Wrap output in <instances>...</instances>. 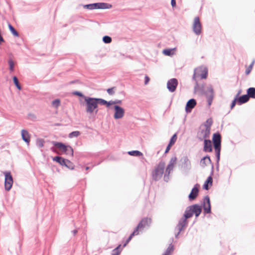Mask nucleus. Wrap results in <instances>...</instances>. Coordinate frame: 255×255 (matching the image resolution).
<instances>
[{
  "label": "nucleus",
  "mask_w": 255,
  "mask_h": 255,
  "mask_svg": "<svg viewBox=\"0 0 255 255\" xmlns=\"http://www.w3.org/2000/svg\"><path fill=\"white\" fill-rule=\"evenodd\" d=\"M176 161H177V157L175 156L172 157L171 158L168 164L167 165V166L166 168V169H165L166 172H168V173H170V171L173 169L174 165L176 163Z\"/></svg>",
  "instance_id": "obj_22"
},
{
  "label": "nucleus",
  "mask_w": 255,
  "mask_h": 255,
  "mask_svg": "<svg viewBox=\"0 0 255 255\" xmlns=\"http://www.w3.org/2000/svg\"><path fill=\"white\" fill-rule=\"evenodd\" d=\"M128 154L130 156L140 157L143 156V153L139 150H131L128 152Z\"/></svg>",
  "instance_id": "obj_29"
},
{
  "label": "nucleus",
  "mask_w": 255,
  "mask_h": 255,
  "mask_svg": "<svg viewBox=\"0 0 255 255\" xmlns=\"http://www.w3.org/2000/svg\"><path fill=\"white\" fill-rule=\"evenodd\" d=\"M151 219L148 218H144L141 219V220L139 222V223L141 224V227L143 229L146 226L149 227L150 224H151Z\"/></svg>",
  "instance_id": "obj_25"
},
{
  "label": "nucleus",
  "mask_w": 255,
  "mask_h": 255,
  "mask_svg": "<svg viewBox=\"0 0 255 255\" xmlns=\"http://www.w3.org/2000/svg\"><path fill=\"white\" fill-rule=\"evenodd\" d=\"M176 48L166 49L163 50L162 53L166 56H171L175 54Z\"/></svg>",
  "instance_id": "obj_27"
},
{
  "label": "nucleus",
  "mask_w": 255,
  "mask_h": 255,
  "mask_svg": "<svg viewBox=\"0 0 255 255\" xmlns=\"http://www.w3.org/2000/svg\"><path fill=\"white\" fill-rule=\"evenodd\" d=\"M178 84V82L176 78L170 79L167 81V88L170 92L173 93L176 91Z\"/></svg>",
  "instance_id": "obj_12"
},
{
  "label": "nucleus",
  "mask_w": 255,
  "mask_h": 255,
  "mask_svg": "<svg viewBox=\"0 0 255 255\" xmlns=\"http://www.w3.org/2000/svg\"><path fill=\"white\" fill-rule=\"evenodd\" d=\"M141 224L138 223L137 226L134 228L133 231L131 233L132 236L137 235L139 233V230L142 229V228L141 227Z\"/></svg>",
  "instance_id": "obj_32"
},
{
  "label": "nucleus",
  "mask_w": 255,
  "mask_h": 255,
  "mask_svg": "<svg viewBox=\"0 0 255 255\" xmlns=\"http://www.w3.org/2000/svg\"><path fill=\"white\" fill-rule=\"evenodd\" d=\"M237 104V102L235 98H234L233 100L232 101L230 105V109L232 110Z\"/></svg>",
  "instance_id": "obj_45"
},
{
  "label": "nucleus",
  "mask_w": 255,
  "mask_h": 255,
  "mask_svg": "<svg viewBox=\"0 0 255 255\" xmlns=\"http://www.w3.org/2000/svg\"><path fill=\"white\" fill-rule=\"evenodd\" d=\"M177 139L176 133H174L170 138L168 144H167L165 150L164 151V154L167 153L170 150L171 146L175 143Z\"/></svg>",
  "instance_id": "obj_19"
},
{
  "label": "nucleus",
  "mask_w": 255,
  "mask_h": 255,
  "mask_svg": "<svg viewBox=\"0 0 255 255\" xmlns=\"http://www.w3.org/2000/svg\"><path fill=\"white\" fill-rule=\"evenodd\" d=\"M216 156H220L221 146L214 147Z\"/></svg>",
  "instance_id": "obj_42"
},
{
  "label": "nucleus",
  "mask_w": 255,
  "mask_h": 255,
  "mask_svg": "<svg viewBox=\"0 0 255 255\" xmlns=\"http://www.w3.org/2000/svg\"><path fill=\"white\" fill-rule=\"evenodd\" d=\"M192 28L194 32L196 34L199 35L201 34L202 31V26L199 17H196L194 18Z\"/></svg>",
  "instance_id": "obj_11"
},
{
  "label": "nucleus",
  "mask_w": 255,
  "mask_h": 255,
  "mask_svg": "<svg viewBox=\"0 0 255 255\" xmlns=\"http://www.w3.org/2000/svg\"><path fill=\"white\" fill-rule=\"evenodd\" d=\"M52 143L53 146L61 150L66 154H70L72 156H73L74 150L73 148L70 145L66 144L62 142H58L56 141H52Z\"/></svg>",
  "instance_id": "obj_5"
},
{
  "label": "nucleus",
  "mask_w": 255,
  "mask_h": 255,
  "mask_svg": "<svg viewBox=\"0 0 255 255\" xmlns=\"http://www.w3.org/2000/svg\"><path fill=\"white\" fill-rule=\"evenodd\" d=\"M165 163L164 161H161L155 166L154 169L151 173L152 179L155 181L159 180L164 173Z\"/></svg>",
  "instance_id": "obj_4"
},
{
  "label": "nucleus",
  "mask_w": 255,
  "mask_h": 255,
  "mask_svg": "<svg viewBox=\"0 0 255 255\" xmlns=\"http://www.w3.org/2000/svg\"><path fill=\"white\" fill-rule=\"evenodd\" d=\"M197 105L196 100L192 98L189 99L186 103L185 105V112L186 113H190L191 112L193 109Z\"/></svg>",
  "instance_id": "obj_15"
},
{
  "label": "nucleus",
  "mask_w": 255,
  "mask_h": 255,
  "mask_svg": "<svg viewBox=\"0 0 255 255\" xmlns=\"http://www.w3.org/2000/svg\"><path fill=\"white\" fill-rule=\"evenodd\" d=\"M211 165V170L210 175H211V176H213L214 174V163L212 162V163H210Z\"/></svg>",
  "instance_id": "obj_52"
},
{
  "label": "nucleus",
  "mask_w": 255,
  "mask_h": 255,
  "mask_svg": "<svg viewBox=\"0 0 255 255\" xmlns=\"http://www.w3.org/2000/svg\"><path fill=\"white\" fill-rule=\"evenodd\" d=\"M73 95L74 96H77L79 97L82 98L84 100H85L86 98H87L88 96H85L82 92L78 91H75L72 93Z\"/></svg>",
  "instance_id": "obj_34"
},
{
  "label": "nucleus",
  "mask_w": 255,
  "mask_h": 255,
  "mask_svg": "<svg viewBox=\"0 0 255 255\" xmlns=\"http://www.w3.org/2000/svg\"><path fill=\"white\" fill-rule=\"evenodd\" d=\"M213 124V121L211 118L208 119L206 120L205 123H204L203 124H202V127H204V128H207V127L210 125V127H211L212 125Z\"/></svg>",
  "instance_id": "obj_37"
},
{
  "label": "nucleus",
  "mask_w": 255,
  "mask_h": 255,
  "mask_svg": "<svg viewBox=\"0 0 255 255\" xmlns=\"http://www.w3.org/2000/svg\"><path fill=\"white\" fill-rule=\"evenodd\" d=\"M254 65H249V66H247V65H246V69L245 71L246 75H248L250 74V73L251 72V71L253 68Z\"/></svg>",
  "instance_id": "obj_40"
},
{
  "label": "nucleus",
  "mask_w": 255,
  "mask_h": 255,
  "mask_svg": "<svg viewBox=\"0 0 255 255\" xmlns=\"http://www.w3.org/2000/svg\"><path fill=\"white\" fill-rule=\"evenodd\" d=\"M198 72H201V73H198V75L200 76V78L201 79H205L207 78L208 76V68L205 67H203L201 66L198 68Z\"/></svg>",
  "instance_id": "obj_20"
},
{
  "label": "nucleus",
  "mask_w": 255,
  "mask_h": 255,
  "mask_svg": "<svg viewBox=\"0 0 255 255\" xmlns=\"http://www.w3.org/2000/svg\"><path fill=\"white\" fill-rule=\"evenodd\" d=\"M174 245L171 243L169 244L168 248L166 249L164 253L162 254V255H170L174 251Z\"/></svg>",
  "instance_id": "obj_28"
},
{
  "label": "nucleus",
  "mask_w": 255,
  "mask_h": 255,
  "mask_svg": "<svg viewBox=\"0 0 255 255\" xmlns=\"http://www.w3.org/2000/svg\"><path fill=\"white\" fill-rule=\"evenodd\" d=\"M198 70L197 68H195L194 69V73L193 75V77H192V79L194 81H195L196 82L197 81H196V75H198Z\"/></svg>",
  "instance_id": "obj_50"
},
{
  "label": "nucleus",
  "mask_w": 255,
  "mask_h": 255,
  "mask_svg": "<svg viewBox=\"0 0 255 255\" xmlns=\"http://www.w3.org/2000/svg\"><path fill=\"white\" fill-rule=\"evenodd\" d=\"M12 80L14 85L17 88V89L19 90H21L22 87L18 81L17 77L16 76H13Z\"/></svg>",
  "instance_id": "obj_31"
},
{
  "label": "nucleus",
  "mask_w": 255,
  "mask_h": 255,
  "mask_svg": "<svg viewBox=\"0 0 255 255\" xmlns=\"http://www.w3.org/2000/svg\"><path fill=\"white\" fill-rule=\"evenodd\" d=\"M60 105V100L59 99H56L52 101V105L56 108H57Z\"/></svg>",
  "instance_id": "obj_38"
},
{
  "label": "nucleus",
  "mask_w": 255,
  "mask_h": 255,
  "mask_svg": "<svg viewBox=\"0 0 255 255\" xmlns=\"http://www.w3.org/2000/svg\"><path fill=\"white\" fill-rule=\"evenodd\" d=\"M134 236H132V234H130V235H129V236L128 237V238L127 239L126 242L124 243V245H123V247H125L127 244H128L129 243V242L131 240V239L132 238V237H133Z\"/></svg>",
  "instance_id": "obj_49"
},
{
  "label": "nucleus",
  "mask_w": 255,
  "mask_h": 255,
  "mask_svg": "<svg viewBox=\"0 0 255 255\" xmlns=\"http://www.w3.org/2000/svg\"><path fill=\"white\" fill-rule=\"evenodd\" d=\"M200 187V185L198 183L194 185L188 196L189 201L192 202L197 198L199 195Z\"/></svg>",
  "instance_id": "obj_8"
},
{
  "label": "nucleus",
  "mask_w": 255,
  "mask_h": 255,
  "mask_svg": "<svg viewBox=\"0 0 255 255\" xmlns=\"http://www.w3.org/2000/svg\"><path fill=\"white\" fill-rule=\"evenodd\" d=\"M180 161L182 162V167L185 171L188 172L191 169V162L187 156L182 157Z\"/></svg>",
  "instance_id": "obj_13"
},
{
  "label": "nucleus",
  "mask_w": 255,
  "mask_h": 255,
  "mask_svg": "<svg viewBox=\"0 0 255 255\" xmlns=\"http://www.w3.org/2000/svg\"><path fill=\"white\" fill-rule=\"evenodd\" d=\"M84 101L86 106V112L90 114H92L95 112V115H97L98 110L95 98L88 96L87 98H85Z\"/></svg>",
  "instance_id": "obj_3"
},
{
  "label": "nucleus",
  "mask_w": 255,
  "mask_h": 255,
  "mask_svg": "<svg viewBox=\"0 0 255 255\" xmlns=\"http://www.w3.org/2000/svg\"><path fill=\"white\" fill-rule=\"evenodd\" d=\"M112 255H120V252H114V251H112Z\"/></svg>",
  "instance_id": "obj_57"
},
{
  "label": "nucleus",
  "mask_w": 255,
  "mask_h": 255,
  "mask_svg": "<svg viewBox=\"0 0 255 255\" xmlns=\"http://www.w3.org/2000/svg\"><path fill=\"white\" fill-rule=\"evenodd\" d=\"M210 125L207 127V128H202V125H201L197 132L196 137L199 141H202L210 137Z\"/></svg>",
  "instance_id": "obj_6"
},
{
  "label": "nucleus",
  "mask_w": 255,
  "mask_h": 255,
  "mask_svg": "<svg viewBox=\"0 0 255 255\" xmlns=\"http://www.w3.org/2000/svg\"><path fill=\"white\" fill-rule=\"evenodd\" d=\"M201 165L203 168H204L207 166V164L206 163V160L204 158H202L200 160Z\"/></svg>",
  "instance_id": "obj_48"
},
{
  "label": "nucleus",
  "mask_w": 255,
  "mask_h": 255,
  "mask_svg": "<svg viewBox=\"0 0 255 255\" xmlns=\"http://www.w3.org/2000/svg\"><path fill=\"white\" fill-rule=\"evenodd\" d=\"M202 209H203L204 216L212 213L211 201L208 195L204 197L201 205L198 204H194L188 206L186 208L183 215L188 219L192 217L194 215H195L196 218H198L202 213Z\"/></svg>",
  "instance_id": "obj_1"
},
{
  "label": "nucleus",
  "mask_w": 255,
  "mask_h": 255,
  "mask_svg": "<svg viewBox=\"0 0 255 255\" xmlns=\"http://www.w3.org/2000/svg\"><path fill=\"white\" fill-rule=\"evenodd\" d=\"M213 185V178L211 175H209L206 181H205L203 185V189L205 190H209L211 186Z\"/></svg>",
  "instance_id": "obj_21"
},
{
  "label": "nucleus",
  "mask_w": 255,
  "mask_h": 255,
  "mask_svg": "<svg viewBox=\"0 0 255 255\" xmlns=\"http://www.w3.org/2000/svg\"><path fill=\"white\" fill-rule=\"evenodd\" d=\"M27 118H28V119L33 121V122H35L37 120L36 116L32 113L28 114Z\"/></svg>",
  "instance_id": "obj_41"
},
{
  "label": "nucleus",
  "mask_w": 255,
  "mask_h": 255,
  "mask_svg": "<svg viewBox=\"0 0 255 255\" xmlns=\"http://www.w3.org/2000/svg\"><path fill=\"white\" fill-rule=\"evenodd\" d=\"M171 4L173 7H175L176 6V0H171Z\"/></svg>",
  "instance_id": "obj_58"
},
{
  "label": "nucleus",
  "mask_w": 255,
  "mask_h": 255,
  "mask_svg": "<svg viewBox=\"0 0 255 255\" xmlns=\"http://www.w3.org/2000/svg\"><path fill=\"white\" fill-rule=\"evenodd\" d=\"M115 88V87H112V88H108L107 90V93L110 95H113L115 94V91L114 90V89Z\"/></svg>",
  "instance_id": "obj_44"
},
{
  "label": "nucleus",
  "mask_w": 255,
  "mask_h": 255,
  "mask_svg": "<svg viewBox=\"0 0 255 255\" xmlns=\"http://www.w3.org/2000/svg\"><path fill=\"white\" fill-rule=\"evenodd\" d=\"M64 167L70 170H74L75 168V165L74 163L68 159H66L65 162V165H64Z\"/></svg>",
  "instance_id": "obj_30"
},
{
  "label": "nucleus",
  "mask_w": 255,
  "mask_h": 255,
  "mask_svg": "<svg viewBox=\"0 0 255 255\" xmlns=\"http://www.w3.org/2000/svg\"><path fill=\"white\" fill-rule=\"evenodd\" d=\"M105 103H106V104H105V106H106V107L108 108H109L111 105H114L113 101H112V100H111L109 101H106Z\"/></svg>",
  "instance_id": "obj_47"
},
{
  "label": "nucleus",
  "mask_w": 255,
  "mask_h": 255,
  "mask_svg": "<svg viewBox=\"0 0 255 255\" xmlns=\"http://www.w3.org/2000/svg\"><path fill=\"white\" fill-rule=\"evenodd\" d=\"M247 95L249 96V100L250 98L255 99V88L250 87L247 90Z\"/></svg>",
  "instance_id": "obj_26"
},
{
  "label": "nucleus",
  "mask_w": 255,
  "mask_h": 255,
  "mask_svg": "<svg viewBox=\"0 0 255 255\" xmlns=\"http://www.w3.org/2000/svg\"><path fill=\"white\" fill-rule=\"evenodd\" d=\"M8 26L9 30L12 33V34L14 36L18 37L19 35L18 33L16 31V30L14 29V28L9 23L8 24Z\"/></svg>",
  "instance_id": "obj_33"
},
{
  "label": "nucleus",
  "mask_w": 255,
  "mask_h": 255,
  "mask_svg": "<svg viewBox=\"0 0 255 255\" xmlns=\"http://www.w3.org/2000/svg\"><path fill=\"white\" fill-rule=\"evenodd\" d=\"M150 80V78L147 75H145L144 77V84L147 85Z\"/></svg>",
  "instance_id": "obj_53"
},
{
  "label": "nucleus",
  "mask_w": 255,
  "mask_h": 255,
  "mask_svg": "<svg viewBox=\"0 0 255 255\" xmlns=\"http://www.w3.org/2000/svg\"><path fill=\"white\" fill-rule=\"evenodd\" d=\"M216 168L217 171H219V163H216Z\"/></svg>",
  "instance_id": "obj_64"
},
{
  "label": "nucleus",
  "mask_w": 255,
  "mask_h": 255,
  "mask_svg": "<svg viewBox=\"0 0 255 255\" xmlns=\"http://www.w3.org/2000/svg\"><path fill=\"white\" fill-rule=\"evenodd\" d=\"M44 140L42 138H37L36 140V145L39 147H42L44 145Z\"/></svg>",
  "instance_id": "obj_39"
},
{
  "label": "nucleus",
  "mask_w": 255,
  "mask_h": 255,
  "mask_svg": "<svg viewBox=\"0 0 255 255\" xmlns=\"http://www.w3.org/2000/svg\"><path fill=\"white\" fill-rule=\"evenodd\" d=\"M237 102V105H242L244 104L247 103L249 100V96H247V94L243 95L240 96L236 95L234 97Z\"/></svg>",
  "instance_id": "obj_16"
},
{
  "label": "nucleus",
  "mask_w": 255,
  "mask_h": 255,
  "mask_svg": "<svg viewBox=\"0 0 255 255\" xmlns=\"http://www.w3.org/2000/svg\"><path fill=\"white\" fill-rule=\"evenodd\" d=\"M21 135L22 140L28 145L30 141V135L28 131L26 129H22L21 131Z\"/></svg>",
  "instance_id": "obj_18"
},
{
  "label": "nucleus",
  "mask_w": 255,
  "mask_h": 255,
  "mask_svg": "<svg viewBox=\"0 0 255 255\" xmlns=\"http://www.w3.org/2000/svg\"><path fill=\"white\" fill-rule=\"evenodd\" d=\"M79 81L78 80H75L71 81V82H70V84H75V83H77L79 82Z\"/></svg>",
  "instance_id": "obj_60"
},
{
  "label": "nucleus",
  "mask_w": 255,
  "mask_h": 255,
  "mask_svg": "<svg viewBox=\"0 0 255 255\" xmlns=\"http://www.w3.org/2000/svg\"><path fill=\"white\" fill-rule=\"evenodd\" d=\"M112 251H114V252H120V253L121 254L122 252L121 245H119L116 248H115Z\"/></svg>",
  "instance_id": "obj_51"
},
{
  "label": "nucleus",
  "mask_w": 255,
  "mask_h": 255,
  "mask_svg": "<svg viewBox=\"0 0 255 255\" xmlns=\"http://www.w3.org/2000/svg\"><path fill=\"white\" fill-rule=\"evenodd\" d=\"M169 173L165 172L164 175V180L165 182H168L169 179Z\"/></svg>",
  "instance_id": "obj_46"
},
{
  "label": "nucleus",
  "mask_w": 255,
  "mask_h": 255,
  "mask_svg": "<svg viewBox=\"0 0 255 255\" xmlns=\"http://www.w3.org/2000/svg\"><path fill=\"white\" fill-rule=\"evenodd\" d=\"M15 65H9V70L10 72L14 71Z\"/></svg>",
  "instance_id": "obj_55"
},
{
  "label": "nucleus",
  "mask_w": 255,
  "mask_h": 255,
  "mask_svg": "<svg viewBox=\"0 0 255 255\" xmlns=\"http://www.w3.org/2000/svg\"><path fill=\"white\" fill-rule=\"evenodd\" d=\"M4 174V188L7 191H9L12 186L13 183V177L10 171H6Z\"/></svg>",
  "instance_id": "obj_7"
},
{
  "label": "nucleus",
  "mask_w": 255,
  "mask_h": 255,
  "mask_svg": "<svg viewBox=\"0 0 255 255\" xmlns=\"http://www.w3.org/2000/svg\"><path fill=\"white\" fill-rule=\"evenodd\" d=\"M212 142L214 147L221 146L222 136L219 132L217 131L213 133Z\"/></svg>",
  "instance_id": "obj_14"
},
{
  "label": "nucleus",
  "mask_w": 255,
  "mask_h": 255,
  "mask_svg": "<svg viewBox=\"0 0 255 255\" xmlns=\"http://www.w3.org/2000/svg\"><path fill=\"white\" fill-rule=\"evenodd\" d=\"M181 232H179V231H178V232L175 234V237L176 239L179 238V235L180 234Z\"/></svg>",
  "instance_id": "obj_61"
},
{
  "label": "nucleus",
  "mask_w": 255,
  "mask_h": 255,
  "mask_svg": "<svg viewBox=\"0 0 255 255\" xmlns=\"http://www.w3.org/2000/svg\"><path fill=\"white\" fill-rule=\"evenodd\" d=\"M67 159L63 158L62 156L57 155L55 156L52 158V160L53 161H55L58 163H59L62 166H63L64 165H65V162Z\"/></svg>",
  "instance_id": "obj_23"
},
{
  "label": "nucleus",
  "mask_w": 255,
  "mask_h": 255,
  "mask_svg": "<svg viewBox=\"0 0 255 255\" xmlns=\"http://www.w3.org/2000/svg\"><path fill=\"white\" fill-rule=\"evenodd\" d=\"M14 62H15L12 59H10L8 60V64H14Z\"/></svg>",
  "instance_id": "obj_63"
},
{
  "label": "nucleus",
  "mask_w": 255,
  "mask_h": 255,
  "mask_svg": "<svg viewBox=\"0 0 255 255\" xmlns=\"http://www.w3.org/2000/svg\"><path fill=\"white\" fill-rule=\"evenodd\" d=\"M188 219L187 217L183 215V216L179 219L178 223L175 227V230L179 231V232H181L184 230L185 228L187 227L188 224Z\"/></svg>",
  "instance_id": "obj_9"
},
{
  "label": "nucleus",
  "mask_w": 255,
  "mask_h": 255,
  "mask_svg": "<svg viewBox=\"0 0 255 255\" xmlns=\"http://www.w3.org/2000/svg\"><path fill=\"white\" fill-rule=\"evenodd\" d=\"M204 141L203 151L206 152H211L213 151L212 141L210 139L206 138Z\"/></svg>",
  "instance_id": "obj_17"
},
{
  "label": "nucleus",
  "mask_w": 255,
  "mask_h": 255,
  "mask_svg": "<svg viewBox=\"0 0 255 255\" xmlns=\"http://www.w3.org/2000/svg\"><path fill=\"white\" fill-rule=\"evenodd\" d=\"M122 103V100H115V101H113V103L114 105H117V104H121Z\"/></svg>",
  "instance_id": "obj_54"
},
{
  "label": "nucleus",
  "mask_w": 255,
  "mask_h": 255,
  "mask_svg": "<svg viewBox=\"0 0 255 255\" xmlns=\"http://www.w3.org/2000/svg\"><path fill=\"white\" fill-rule=\"evenodd\" d=\"M220 160V156H216V163H219Z\"/></svg>",
  "instance_id": "obj_62"
},
{
  "label": "nucleus",
  "mask_w": 255,
  "mask_h": 255,
  "mask_svg": "<svg viewBox=\"0 0 255 255\" xmlns=\"http://www.w3.org/2000/svg\"><path fill=\"white\" fill-rule=\"evenodd\" d=\"M103 41L106 43H110L112 41V38L108 36H105L103 38Z\"/></svg>",
  "instance_id": "obj_43"
},
{
  "label": "nucleus",
  "mask_w": 255,
  "mask_h": 255,
  "mask_svg": "<svg viewBox=\"0 0 255 255\" xmlns=\"http://www.w3.org/2000/svg\"><path fill=\"white\" fill-rule=\"evenodd\" d=\"M203 158H204L205 160L207 159L208 160H210V163H212V160L210 158V156L209 155H206L204 156Z\"/></svg>",
  "instance_id": "obj_56"
},
{
  "label": "nucleus",
  "mask_w": 255,
  "mask_h": 255,
  "mask_svg": "<svg viewBox=\"0 0 255 255\" xmlns=\"http://www.w3.org/2000/svg\"><path fill=\"white\" fill-rule=\"evenodd\" d=\"M106 5H107V3H94L93 4H89V5H88L87 6L91 9L105 8L106 7Z\"/></svg>",
  "instance_id": "obj_24"
},
{
  "label": "nucleus",
  "mask_w": 255,
  "mask_h": 255,
  "mask_svg": "<svg viewBox=\"0 0 255 255\" xmlns=\"http://www.w3.org/2000/svg\"><path fill=\"white\" fill-rule=\"evenodd\" d=\"M95 101L96 102L97 105L98 106V105H104L106 104V101L105 100L100 98H95Z\"/></svg>",
  "instance_id": "obj_35"
},
{
  "label": "nucleus",
  "mask_w": 255,
  "mask_h": 255,
  "mask_svg": "<svg viewBox=\"0 0 255 255\" xmlns=\"http://www.w3.org/2000/svg\"><path fill=\"white\" fill-rule=\"evenodd\" d=\"M115 113L114 114V118L115 120L122 119L125 114V110L122 107L119 105H114L113 106Z\"/></svg>",
  "instance_id": "obj_10"
},
{
  "label": "nucleus",
  "mask_w": 255,
  "mask_h": 255,
  "mask_svg": "<svg viewBox=\"0 0 255 255\" xmlns=\"http://www.w3.org/2000/svg\"><path fill=\"white\" fill-rule=\"evenodd\" d=\"M194 91V93L197 92V91H199L201 95H205L207 99L208 106V107H210L212 103L213 100L215 95L214 89L212 85H209L207 87V90L205 91L204 89V85L203 84L199 86L198 82L196 81Z\"/></svg>",
  "instance_id": "obj_2"
},
{
  "label": "nucleus",
  "mask_w": 255,
  "mask_h": 255,
  "mask_svg": "<svg viewBox=\"0 0 255 255\" xmlns=\"http://www.w3.org/2000/svg\"><path fill=\"white\" fill-rule=\"evenodd\" d=\"M55 147L54 146H52L50 148V150L54 152V153H57V150L56 149V148H55Z\"/></svg>",
  "instance_id": "obj_59"
},
{
  "label": "nucleus",
  "mask_w": 255,
  "mask_h": 255,
  "mask_svg": "<svg viewBox=\"0 0 255 255\" xmlns=\"http://www.w3.org/2000/svg\"><path fill=\"white\" fill-rule=\"evenodd\" d=\"M81 134V132L79 131L76 130L71 132L68 135V137L69 138H73L74 137H78L79 135H80Z\"/></svg>",
  "instance_id": "obj_36"
}]
</instances>
